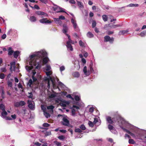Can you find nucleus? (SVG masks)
Listing matches in <instances>:
<instances>
[{"label":"nucleus","instance_id":"obj_54","mask_svg":"<svg viewBox=\"0 0 146 146\" xmlns=\"http://www.w3.org/2000/svg\"><path fill=\"white\" fill-rule=\"evenodd\" d=\"M109 25H110V24H107L106 25L104 28V29H105V30H107L108 29V27H109Z\"/></svg>","mask_w":146,"mask_h":146},{"label":"nucleus","instance_id":"obj_62","mask_svg":"<svg viewBox=\"0 0 146 146\" xmlns=\"http://www.w3.org/2000/svg\"><path fill=\"white\" fill-rule=\"evenodd\" d=\"M56 96V95L54 94H51L50 96V98H53Z\"/></svg>","mask_w":146,"mask_h":146},{"label":"nucleus","instance_id":"obj_17","mask_svg":"<svg viewBox=\"0 0 146 146\" xmlns=\"http://www.w3.org/2000/svg\"><path fill=\"white\" fill-rule=\"evenodd\" d=\"M45 134V136H47L51 135V132L50 131H42Z\"/></svg>","mask_w":146,"mask_h":146},{"label":"nucleus","instance_id":"obj_49","mask_svg":"<svg viewBox=\"0 0 146 146\" xmlns=\"http://www.w3.org/2000/svg\"><path fill=\"white\" fill-rule=\"evenodd\" d=\"M5 75L3 73H1L0 74V78L3 79L5 78Z\"/></svg>","mask_w":146,"mask_h":146},{"label":"nucleus","instance_id":"obj_61","mask_svg":"<svg viewBox=\"0 0 146 146\" xmlns=\"http://www.w3.org/2000/svg\"><path fill=\"white\" fill-rule=\"evenodd\" d=\"M6 37V35L5 34H3L1 36V38L3 39H4Z\"/></svg>","mask_w":146,"mask_h":146},{"label":"nucleus","instance_id":"obj_28","mask_svg":"<svg viewBox=\"0 0 146 146\" xmlns=\"http://www.w3.org/2000/svg\"><path fill=\"white\" fill-rule=\"evenodd\" d=\"M102 17L103 20L104 21H107L108 20V17L106 15H103L102 16Z\"/></svg>","mask_w":146,"mask_h":146},{"label":"nucleus","instance_id":"obj_64","mask_svg":"<svg viewBox=\"0 0 146 146\" xmlns=\"http://www.w3.org/2000/svg\"><path fill=\"white\" fill-rule=\"evenodd\" d=\"M1 72H5L6 71V69L5 68H1Z\"/></svg>","mask_w":146,"mask_h":146},{"label":"nucleus","instance_id":"obj_15","mask_svg":"<svg viewBox=\"0 0 146 146\" xmlns=\"http://www.w3.org/2000/svg\"><path fill=\"white\" fill-rule=\"evenodd\" d=\"M8 54L9 56L12 55L14 52V51L12 50V48L11 47L8 48Z\"/></svg>","mask_w":146,"mask_h":146},{"label":"nucleus","instance_id":"obj_56","mask_svg":"<svg viewBox=\"0 0 146 146\" xmlns=\"http://www.w3.org/2000/svg\"><path fill=\"white\" fill-rule=\"evenodd\" d=\"M59 18L60 20H64L65 19V18L64 16H63V15H62L60 16L59 17Z\"/></svg>","mask_w":146,"mask_h":146},{"label":"nucleus","instance_id":"obj_33","mask_svg":"<svg viewBox=\"0 0 146 146\" xmlns=\"http://www.w3.org/2000/svg\"><path fill=\"white\" fill-rule=\"evenodd\" d=\"M44 114L45 117L47 118H48L50 116V115L46 111L44 112Z\"/></svg>","mask_w":146,"mask_h":146},{"label":"nucleus","instance_id":"obj_29","mask_svg":"<svg viewBox=\"0 0 146 146\" xmlns=\"http://www.w3.org/2000/svg\"><path fill=\"white\" fill-rule=\"evenodd\" d=\"M50 79L51 81L52 82V85L53 86V87H54L55 86V83L54 82L55 81L54 79V78L53 79L52 78L50 77Z\"/></svg>","mask_w":146,"mask_h":146},{"label":"nucleus","instance_id":"obj_58","mask_svg":"<svg viewBox=\"0 0 146 146\" xmlns=\"http://www.w3.org/2000/svg\"><path fill=\"white\" fill-rule=\"evenodd\" d=\"M42 3L46 4L48 2V0H39Z\"/></svg>","mask_w":146,"mask_h":146},{"label":"nucleus","instance_id":"obj_60","mask_svg":"<svg viewBox=\"0 0 146 146\" xmlns=\"http://www.w3.org/2000/svg\"><path fill=\"white\" fill-rule=\"evenodd\" d=\"M65 70V68L64 66H62L60 67V70L62 72Z\"/></svg>","mask_w":146,"mask_h":146},{"label":"nucleus","instance_id":"obj_25","mask_svg":"<svg viewBox=\"0 0 146 146\" xmlns=\"http://www.w3.org/2000/svg\"><path fill=\"white\" fill-rule=\"evenodd\" d=\"M54 108V107L52 105H51L47 106V108L48 110H50L52 112H53V109Z\"/></svg>","mask_w":146,"mask_h":146},{"label":"nucleus","instance_id":"obj_13","mask_svg":"<svg viewBox=\"0 0 146 146\" xmlns=\"http://www.w3.org/2000/svg\"><path fill=\"white\" fill-rule=\"evenodd\" d=\"M66 44L67 45L66 46L68 50H69L71 51H72L73 50V48L71 44L69 43H66Z\"/></svg>","mask_w":146,"mask_h":146},{"label":"nucleus","instance_id":"obj_18","mask_svg":"<svg viewBox=\"0 0 146 146\" xmlns=\"http://www.w3.org/2000/svg\"><path fill=\"white\" fill-rule=\"evenodd\" d=\"M36 14L38 15H46L47 14L46 13L40 11H38L36 12Z\"/></svg>","mask_w":146,"mask_h":146},{"label":"nucleus","instance_id":"obj_1","mask_svg":"<svg viewBox=\"0 0 146 146\" xmlns=\"http://www.w3.org/2000/svg\"><path fill=\"white\" fill-rule=\"evenodd\" d=\"M47 53L45 52H40L36 54L31 55L29 57L30 60L29 63L31 66H27L26 67V69L30 70L33 68V66H36L35 68L39 70L40 69L42 66V61L39 60L37 61V58H42V57L46 56Z\"/></svg>","mask_w":146,"mask_h":146},{"label":"nucleus","instance_id":"obj_44","mask_svg":"<svg viewBox=\"0 0 146 146\" xmlns=\"http://www.w3.org/2000/svg\"><path fill=\"white\" fill-rule=\"evenodd\" d=\"M2 91L1 96L3 98H4L5 96V92L3 89L1 90Z\"/></svg>","mask_w":146,"mask_h":146},{"label":"nucleus","instance_id":"obj_11","mask_svg":"<svg viewBox=\"0 0 146 146\" xmlns=\"http://www.w3.org/2000/svg\"><path fill=\"white\" fill-rule=\"evenodd\" d=\"M40 60H41L42 61V64H46L48 62V59L47 57H45L43 58L42 61V59H41L39 60V61Z\"/></svg>","mask_w":146,"mask_h":146},{"label":"nucleus","instance_id":"obj_38","mask_svg":"<svg viewBox=\"0 0 146 146\" xmlns=\"http://www.w3.org/2000/svg\"><path fill=\"white\" fill-rule=\"evenodd\" d=\"M7 84L9 87H12V86L13 84L12 82L9 80L7 81Z\"/></svg>","mask_w":146,"mask_h":146},{"label":"nucleus","instance_id":"obj_46","mask_svg":"<svg viewBox=\"0 0 146 146\" xmlns=\"http://www.w3.org/2000/svg\"><path fill=\"white\" fill-rule=\"evenodd\" d=\"M51 69V67L49 65H47L46 67V71H49Z\"/></svg>","mask_w":146,"mask_h":146},{"label":"nucleus","instance_id":"obj_39","mask_svg":"<svg viewBox=\"0 0 146 146\" xmlns=\"http://www.w3.org/2000/svg\"><path fill=\"white\" fill-rule=\"evenodd\" d=\"M129 143L130 144H134L135 143V142L133 139H130L129 140Z\"/></svg>","mask_w":146,"mask_h":146},{"label":"nucleus","instance_id":"obj_5","mask_svg":"<svg viewBox=\"0 0 146 146\" xmlns=\"http://www.w3.org/2000/svg\"><path fill=\"white\" fill-rule=\"evenodd\" d=\"M39 22L42 23H46V24H50L52 22V21L48 20V19L43 18L40 19L39 20Z\"/></svg>","mask_w":146,"mask_h":146},{"label":"nucleus","instance_id":"obj_26","mask_svg":"<svg viewBox=\"0 0 146 146\" xmlns=\"http://www.w3.org/2000/svg\"><path fill=\"white\" fill-rule=\"evenodd\" d=\"M13 56L14 58H17L18 56V51L17 50L14 52L13 53Z\"/></svg>","mask_w":146,"mask_h":146},{"label":"nucleus","instance_id":"obj_59","mask_svg":"<svg viewBox=\"0 0 146 146\" xmlns=\"http://www.w3.org/2000/svg\"><path fill=\"white\" fill-rule=\"evenodd\" d=\"M29 95L28 96V98H32L33 96V94L32 92L29 93Z\"/></svg>","mask_w":146,"mask_h":146},{"label":"nucleus","instance_id":"obj_42","mask_svg":"<svg viewBox=\"0 0 146 146\" xmlns=\"http://www.w3.org/2000/svg\"><path fill=\"white\" fill-rule=\"evenodd\" d=\"M96 25V22L94 20L93 21L92 24V27L93 28H94L95 27Z\"/></svg>","mask_w":146,"mask_h":146},{"label":"nucleus","instance_id":"obj_43","mask_svg":"<svg viewBox=\"0 0 146 146\" xmlns=\"http://www.w3.org/2000/svg\"><path fill=\"white\" fill-rule=\"evenodd\" d=\"M80 129L83 130H85L86 129V127L84 125H81L80 126Z\"/></svg>","mask_w":146,"mask_h":146},{"label":"nucleus","instance_id":"obj_20","mask_svg":"<svg viewBox=\"0 0 146 146\" xmlns=\"http://www.w3.org/2000/svg\"><path fill=\"white\" fill-rule=\"evenodd\" d=\"M139 6V5L137 4H133V3H131L129 4V5H127V7H138Z\"/></svg>","mask_w":146,"mask_h":146},{"label":"nucleus","instance_id":"obj_12","mask_svg":"<svg viewBox=\"0 0 146 146\" xmlns=\"http://www.w3.org/2000/svg\"><path fill=\"white\" fill-rule=\"evenodd\" d=\"M98 119H94L93 123H92L90 121H89L88 123L89 126L91 127H93L94 125V123L95 124L96 122H98Z\"/></svg>","mask_w":146,"mask_h":146},{"label":"nucleus","instance_id":"obj_50","mask_svg":"<svg viewBox=\"0 0 146 146\" xmlns=\"http://www.w3.org/2000/svg\"><path fill=\"white\" fill-rule=\"evenodd\" d=\"M106 33L108 35H110L113 34L114 33L113 31H108L106 32Z\"/></svg>","mask_w":146,"mask_h":146},{"label":"nucleus","instance_id":"obj_23","mask_svg":"<svg viewBox=\"0 0 146 146\" xmlns=\"http://www.w3.org/2000/svg\"><path fill=\"white\" fill-rule=\"evenodd\" d=\"M7 114V113L5 110L3 111L1 113V116L3 117H5Z\"/></svg>","mask_w":146,"mask_h":146},{"label":"nucleus","instance_id":"obj_45","mask_svg":"<svg viewBox=\"0 0 146 146\" xmlns=\"http://www.w3.org/2000/svg\"><path fill=\"white\" fill-rule=\"evenodd\" d=\"M76 101H79L80 100V98L78 95H76L74 97Z\"/></svg>","mask_w":146,"mask_h":146},{"label":"nucleus","instance_id":"obj_7","mask_svg":"<svg viewBox=\"0 0 146 146\" xmlns=\"http://www.w3.org/2000/svg\"><path fill=\"white\" fill-rule=\"evenodd\" d=\"M61 123L62 125L65 126H69L70 125L69 121L68 119H63V121Z\"/></svg>","mask_w":146,"mask_h":146},{"label":"nucleus","instance_id":"obj_53","mask_svg":"<svg viewBox=\"0 0 146 146\" xmlns=\"http://www.w3.org/2000/svg\"><path fill=\"white\" fill-rule=\"evenodd\" d=\"M75 131L76 132L80 133L82 132L81 130L79 128H77L75 130Z\"/></svg>","mask_w":146,"mask_h":146},{"label":"nucleus","instance_id":"obj_30","mask_svg":"<svg viewBox=\"0 0 146 146\" xmlns=\"http://www.w3.org/2000/svg\"><path fill=\"white\" fill-rule=\"evenodd\" d=\"M146 35V31H144L140 33V35L142 37Z\"/></svg>","mask_w":146,"mask_h":146},{"label":"nucleus","instance_id":"obj_21","mask_svg":"<svg viewBox=\"0 0 146 146\" xmlns=\"http://www.w3.org/2000/svg\"><path fill=\"white\" fill-rule=\"evenodd\" d=\"M72 75L75 77H78L80 76L79 72H74L72 74Z\"/></svg>","mask_w":146,"mask_h":146},{"label":"nucleus","instance_id":"obj_35","mask_svg":"<svg viewBox=\"0 0 146 146\" xmlns=\"http://www.w3.org/2000/svg\"><path fill=\"white\" fill-rule=\"evenodd\" d=\"M0 109L2 110V111L5 110V106L3 104H0Z\"/></svg>","mask_w":146,"mask_h":146},{"label":"nucleus","instance_id":"obj_47","mask_svg":"<svg viewBox=\"0 0 146 146\" xmlns=\"http://www.w3.org/2000/svg\"><path fill=\"white\" fill-rule=\"evenodd\" d=\"M66 43L72 44H74V42L71 40H70L66 42Z\"/></svg>","mask_w":146,"mask_h":146},{"label":"nucleus","instance_id":"obj_63","mask_svg":"<svg viewBox=\"0 0 146 146\" xmlns=\"http://www.w3.org/2000/svg\"><path fill=\"white\" fill-rule=\"evenodd\" d=\"M51 74V71H49L48 72H46V74L47 76H49Z\"/></svg>","mask_w":146,"mask_h":146},{"label":"nucleus","instance_id":"obj_2","mask_svg":"<svg viewBox=\"0 0 146 146\" xmlns=\"http://www.w3.org/2000/svg\"><path fill=\"white\" fill-rule=\"evenodd\" d=\"M53 9L54 10L56 11L57 13L63 12L67 13L64 10V9L56 5H54V6L53 7Z\"/></svg>","mask_w":146,"mask_h":146},{"label":"nucleus","instance_id":"obj_41","mask_svg":"<svg viewBox=\"0 0 146 146\" xmlns=\"http://www.w3.org/2000/svg\"><path fill=\"white\" fill-rule=\"evenodd\" d=\"M50 124L47 123H44L42 125V126L44 127H47L50 126Z\"/></svg>","mask_w":146,"mask_h":146},{"label":"nucleus","instance_id":"obj_3","mask_svg":"<svg viewBox=\"0 0 146 146\" xmlns=\"http://www.w3.org/2000/svg\"><path fill=\"white\" fill-rule=\"evenodd\" d=\"M114 40V38L113 37L111 38L108 35H106L104 37V42H109L111 43H113Z\"/></svg>","mask_w":146,"mask_h":146},{"label":"nucleus","instance_id":"obj_10","mask_svg":"<svg viewBox=\"0 0 146 146\" xmlns=\"http://www.w3.org/2000/svg\"><path fill=\"white\" fill-rule=\"evenodd\" d=\"M27 103L29 108L31 110H33L34 108L33 105L32 104V102L31 101L28 100Z\"/></svg>","mask_w":146,"mask_h":146},{"label":"nucleus","instance_id":"obj_48","mask_svg":"<svg viewBox=\"0 0 146 146\" xmlns=\"http://www.w3.org/2000/svg\"><path fill=\"white\" fill-rule=\"evenodd\" d=\"M60 116H61L62 118L63 119H66V117H67V116L65 115H62L60 114H59L58 115V117H59Z\"/></svg>","mask_w":146,"mask_h":146},{"label":"nucleus","instance_id":"obj_16","mask_svg":"<svg viewBox=\"0 0 146 146\" xmlns=\"http://www.w3.org/2000/svg\"><path fill=\"white\" fill-rule=\"evenodd\" d=\"M120 26L121 25H113V24H110L109 25V27L112 28H115Z\"/></svg>","mask_w":146,"mask_h":146},{"label":"nucleus","instance_id":"obj_32","mask_svg":"<svg viewBox=\"0 0 146 146\" xmlns=\"http://www.w3.org/2000/svg\"><path fill=\"white\" fill-rule=\"evenodd\" d=\"M33 81L31 79H30L28 83V85L30 87H31V85L32 84Z\"/></svg>","mask_w":146,"mask_h":146},{"label":"nucleus","instance_id":"obj_4","mask_svg":"<svg viewBox=\"0 0 146 146\" xmlns=\"http://www.w3.org/2000/svg\"><path fill=\"white\" fill-rule=\"evenodd\" d=\"M10 70L11 73L13 71H16V69L18 68V67H16L15 66L16 63L15 62H11L10 64Z\"/></svg>","mask_w":146,"mask_h":146},{"label":"nucleus","instance_id":"obj_40","mask_svg":"<svg viewBox=\"0 0 146 146\" xmlns=\"http://www.w3.org/2000/svg\"><path fill=\"white\" fill-rule=\"evenodd\" d=\"M112 120V119H107V121L109 123L112 124L114 123V121Z\"/></svg>","mask_w":146,"mask_h":146},{"label":"nucleus","instance_id":"obj_6","mask_svg":"<svg viewBox=\"0 0 146 146\" xmlns=\"http://www.w3.org/2000/svg\"><path fill=\"white\" fill-rule=\"evenodd\" d=\"M112 114L117 119H123L117 111L113 112Z\"/></svg>","mask_w":146,"mask_h":146},{"label":"nucleus","instance_id":"obj_55","mask_svg":"<svg viewBox=\"0 0 146 146\" xmlns=\"http://www.w3.org/2000/svg\"><path fill=\"white\" fill-rule=\"evenodd\" d=\"M54 143L58 146H61V143L56 141H55L54 142Z\"/></svg>","mask_w":146,"mask_h":146},{"label":"nucleus","instance_id":"obj_36","mask_svg":"<svg viewBox=\"0 0 146 146\" xmlns=\"http://www.w3.org/2000/svg\"><path fill=\"white\" fill-rule=\"evenodd\" d=\"M127 31L126 30H123L120 31L119 32V34L120 35H123L127 32Z\"/></svg>","mask_w":146,"mask_h":146},{"label":"nucleus","instance_id":"obj_19","mask_svg":"<svg viewBox=\"0 0 146 146\" xmlns=\"http://www.w3.org/2000/svg\"><path fill=\"white\" fill-rule=\"evenodd\" d=\"M83 71L84 73L85 74L87 75V73H88V75L89 74H90V72L89 71L87 72V67L86 66H85L83 68Z\"/></svg>","mask_w":146,"mask_h":146},{"label":"nucleus","instance_id":"obj_57","mask_svg":"<svg viewBox=\"0 0 146 146\" xmlns=\"http://www.w3.org/2000/svg\"><path fill=\"white\" fill-rule=\"evenodd\" d=\"M89 67L90 68V72H92L93 71V69L92 67V65H90L89 66Z\"/></svg>","mask_w":146,"mask_h":146},{"label":"nucleus","instance_id":"obj_27","mask_svg":"<svg viewBox=\"0 0 146 146\" xmlns=\"http://www.w3.org/2000/svg\"><path fill=\"white\" fill-rule=\"evenodd\" d=\"M87 36L89 38H92L94 36L90 32H88L87 34Z\"/></svg>","mask_w":146,"mask_h":146},{"label":"nucleus","instance_id":"obj_34","mask_svg":"<svg viewBox=\"0 0 146 146\" xmlns=\"http://www.w3.org/2000/svg\"><path fill=\"white\" fill-rule=\"evenodd\" d=\"M58 138L59 139L61 140H64L65 139V137L64 135H60L58 137Z\"/></svg>","mask_w":146,"mask_h":146},{"label":"nucleus","instance_id":"obj_51","mask_svg":"<svg viewBox=\"0 0 146 146\" xmlns=\"http://www.w3.org/2000/svg\"><path fill=\"white\" fill-rule=\"evenodd\" d=\"M94 110V108L93 107H91L89 110V112L91 113L93 112Z\"/></svg>","mask_w":146,"mask_h":146},{"label":"nucleus","instance_id":"obj_14","mask_svg":"<svg viewBox=\"0 0 146 146\" xmlns=\"http://www.w3.org/2000/svg\"><path fill=\"white\" fill-rule=\"evenodd\" d=\"M63 29L62 30L63 33L66 35L68 30V28L65 25H64L63 26Z\"/></svg>","mask_w":146,"mask_h":146},{"label":"nucleus","instance_id":"obj_22","mask_svg":"<svg viewBox=\"0 0 146 146\" xmlns=\"http://www.w3.org/2000/svg\"><path fill=\"white\" fill-rule=\"evenodd\" d=\"M77 4L79 7L80 8H83L84 6L81 2L77 1Z\"/></svg>","mask_w":146,"mask_h":146},{"label":"nucleus","instance_id":"obj_31","mask_svg":"<svg viewBox=\"0 0 146 146\" xmlns=\"http://www.w3.org/2000/svg\"><path fill=\"white\" fill-rule=\"evenodd\" d=\"M30 21L32 22H35L36 20V18L34 16L30 17Z\"/></svg>","mask_w":146,"mask_h":146},{"label":"nucleus","instance_id":"obj_52","mask_svg":"<svg viewBox=\"0 0 146 146\" xmlns=\"http://www.w3.org/2000/svg\"><path fill=\"white\" fill-rule=\"evenodd\" d=\"M79 44L80 46H84V43L81 40L79 41Z\"/></svg>","mask_w":146,"mask_h":146},{"label":"nucleus","instance_id":"obj_37","mask_svg":"<svg viewBox=\"0 0 146 146\" xmlns=\"http://www.w3.org/2000/svg\"><path fill=\"white\" fill-rule=\"evenodd\" d=\"M25 103L24 101H20L19 102V106H23L25 105Z\"/></svg>","mask_w":146,"mask_h":146},{"label":"nucleus","instance_id":"obj_9","mask_svg":"<svg viewBox=\"0 0 146 146\" xmlns=\"http://www.w3.org/2000/svg\"><path fill=\"white\" fill-rule=\"evenodd\" d=\"M108 128L110 131L112 133L115 134L117 133V132L115 129L114 127L110 125H108Z\"/></svg>","mask_w":146,"mask_h":146},{"label":"nucleus","instance_id":"obj_24","mask_svg":"<svg viewBox=\"0 0 146 146\" xmlns=\"http://www.w3.org/2000/svg\"><path fill=\"white\" fill-rule=\"evenodd\" d=\"M54 22L57 24H60L61 23V21L60 20L59 18H54Z\"/></svg>","mask_w":146,"mask_h":146},{"label":"nucleus","instance_id":"obj_8","mask_svg":"<svg viewBox=\"0 0 146 146\" xmlns=\"http://www.w3.org/2000/svg\"><path fill=\"white\" fill-rule=\"evenodd\" d=\"M119 120L118 121V123H119L120 122H121V123L122 124H123V123H124V121L123 119H119ZM119 126L124 131H125L127 133L128 131V130L123 128L121 126V125L120 123H119Z\"/></svg>","mask_w":146,"mask_h":146}]
</instances>
